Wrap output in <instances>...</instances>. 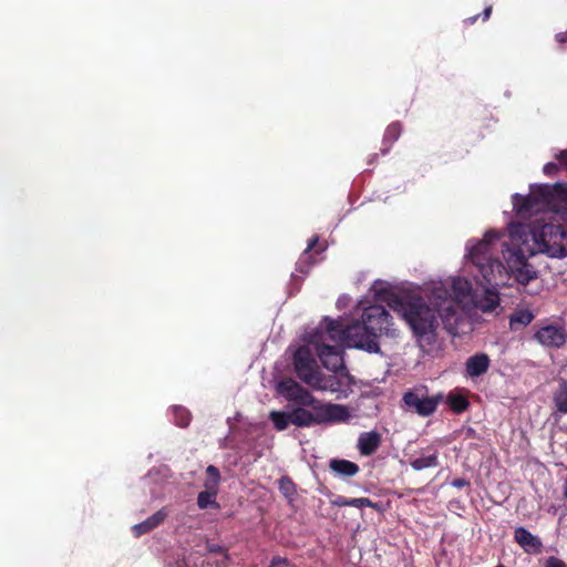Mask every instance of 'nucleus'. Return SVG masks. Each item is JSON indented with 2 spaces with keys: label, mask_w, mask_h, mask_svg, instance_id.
<instances>
[{
  "label": "nucleus",
  "mask_w": 567,
  "mask_h": 567,
  "mask_svg": "<svg viewBox=\"0 0 567 567\" xmlns=\"http://www.w3.org/2000/svg\"><path fill=\"white\" fill-rule=\"evenodd\" d=\"M451 485L456 488H463L465 486H468L470 482L465 478H455L452 481Z\"/></svg>",
  "instance_id": "nucleus-39"
},
{
  "label": "nucleus",
  "mask_w": 567,
  "mask_h": 567,
  "mask_svg": "<svg viewBox=\"0 0 567 567\" xmlns=\"http://www.w3.org/2000/svg\"><path fill=\"white\" fill-rule=\"evenodd\" d=\"M313 412L298 406L290 412L291 424L299 427H308L316 424L340 423L350 417L347 406L333 403L318 404L311 406Z\"/></svg>",
  "instance_id": "nucleus-5"
},
{
  "label": "nucleus",
  "mask_w": 567,
  "mask_h": 567,
  "mask_svg": "<svg viewBox=\"0 0 567 567\" xmlns=\"http://www.w3.org/2000/svg\"><path fill=\"white\" fill-rule=\"evenodd\" d=\"M498 239V235L494 230L485 234L484 239L473 246L468 251V257L473 265L477 268L482 279L478 280L481 285L486 286L485 292L486 303L482 306L483 311H493L498 306V295L493 289L505 286L507 282L508 270L525 266L527 258L523 249L518 246L506 247L503 250V256L506 260V266L492 255V241Z\"/></svg>",
  "instance_id": "nucleus-2"
},
{
  "label": "nucleus",
  "mask_w": 567,
  "mask_h": 567,
  "mask_svg": "<svg viewBox=\"0 0 567 567\" xmlns=\"http://www.w3.org/2000/svg\"><path fill=\"white\" fill-rule=\"evenodd\" d=\"M443 399L444 395L442 393L430 396L427 394V388L420 386L405 392L402 401L409 409L413 410L420 416L426 417L436 411Z\"/></svg>",
  "instance_id": "nucleus-7"
},
{
  "label": "nucleus",
  "mask_w": 567,
  "mask_h": 567,
  "mask_svg": "<svg viewBox=\"0 0 567 567\" xmlns=\"http://www.w3.org/2000/svg\"><path fill=\"white\" fill-rule=\"evenodd\" d=\"M452 290L458 300L471 297L472 285L467 279L456 278L452 282Z\"/></svg>",
  "instance_id": "nucleus-27"
},
{
  "label": "nucleus",
  "mask_w": 567,
  "mask_h": 567,
  "mask_svg": "<svg viewBox=\"0 0 567 567\" xmlns=\"http://www.w3.org/2000/svg\"><path fill=\"white\" fill-rule=\"evenodd\" d=\"M278 488L280 493L289 502H293L297 495V487L289 476H282L278 480Z\"/></svg>",
  "instance_id": "nucleus-26"
},
{
  "label": "nucleus",
  "mask_w": 567,
  "mask_h": 567,
  "mask_svg": "<svg viewBox=\"0 0 567 567\" xmlns=\"http://www.w3.org/2000/svg\"><path fill=\"white\" fill-rule=\"evenodd\" d=\"M350 506L362 508V507H371L374 509H380V506L378 503L372 502L368 497H359V498H350Z\"/></svg>",
  "instance_id": "nucleus-33"
},
{
  "label": "nucleus",
  "mask_w": 567,
  "mask_h": 567,
  "mask_svg": "<svg viewBox=\"0 0 567 567\" xmlns=\"http://www.w3.org/2000/svg\"><path fill=\"white\" fill-rule=\"evenodd\" d=\"M269 419L277 431H284L291 424L290 412L272 411L269 414Z\"/></svg>",
  "instance_id": "nucleus-28"
},
{
  "label": "nucleus",
  "mask_w": 567,
  "mask_h": 567,
  "mask_svg": "<svg viewBox=\"0 0 567 567\" xmlns=\"http://www.w3.org/2000/svg\"><path fill=\"white\" fill-rule=\"evenodd\" d=\"M172 414L174 422L179 427H186L190 423V413L189 411L184 406H174L172 409Z\"/></svg>",
  "instance_id": "nucleus-29"
},
{
  "label": "nucleus",
  "mask_w": 567,
  "mask_h": 567,
  "mask_svg": "<svg viewBox=\"0 0 567 567\" xmlns=\"http://www.w3.org/2000/svg\"><path fill=\"white\" fill-rule=\"evenodd\" d=\"M382 443V436L377 431L362 432L358 437L357 447L361 455L370 456L374 454Z\"/></svg>",
  "instance_id": "nucleus-14"
},
{
  "label": "nucleus",
  "mask_w": 567,
  "mask_h": 567,
  "mask_svg": "<svg viewBox=\"0 0 567 567\" xmlns=\"http://www.w3.org/2000/svg\"><path fill=\"white\" fill-rule=\"evenodd\" d=\"M326 322V331L329 333L330 338L332 340L341 339L342 340V331L346 327L342 326V323L338 320H333L330 318H324Z\"/></svg>",
  "instance_id": "nucleus-32"
},
{
  "label": "nucleus",
  "mask_w": 567,
  "mask_h": 567,
  "mask_svg": "<svg viewBox=\"0 0 567 567\" xmlns=\"http://www.w3.org/2000/svg\"><path fill=\"white\" fill-rule=\"evenodd\" d=\"M553 401L558 412L567 414V384H564L555 392Z\"/></svg>",
  "instance_id": "nucleus-31"
},
{
  "label": "nucleus",
  "mask_w": 567,
  "mask_h": 567,
  "mask_svg": "<svg viewBox=\"0 0 567 567\" xmlns=\"http://www.w3.org/2000/svg\"><path fill=\"white\" fill-rule=\"evenodd\" d=\"M372 331L368 328L363 320L353 321L348 324L342 331V340L346 341L348 347L365 350L370 353L380 351L377 337L371 334Z\"/></svg>",
  "instance_id": "nucleus-6"
},
{
  "label": "nucleus",
  "mask_w": 567,
  "mask_h": 567,
  "mask_svg": "<svg viewBox=\"0 0 567 567\" xmlns=\"http://www.w3.org/2000/svg\"><path fill=\"white\" fill-rule=\"evenodd\" d=\"M209 550L214 551V553H221V551H224L223 547H220V546L210 547Z\"/></svg>",
  "instance_id": "nucleus-41"
},
{
  "label": "nucleus",
  "mask_w": 567,
  "mask_h": 567,
  "mask_svg": "<svg viewBox=\"0 0 567 567\" xmlns=\"http://www.w3.org/2000/svg\"><path fill=\"white\" fill-rule=\"evenodd\" d=\"M331 504L338 507L350 506V498H347L344 496H337V498L331 501Z\"/></svg>",
  "instance_id": "nucleus-38"
},
{
  "label": "nucleus",
  "mask_w": 567,
  "mask_h": 567,
  "mask_svg": "<svg viewBox=\"0 0 567 567\" xmlns=\"http://www.w3.org/2000/svg\"><path fill=\"white\" fill-rule=\"evenodd\" d=\"M496 567H505L503 564H498Z\"/></svg>",
  "instance_id": "nucleus-42"
},
{
  "label": "nucleus",
  "mask_w": 567,
  "mask_h": 567,
  "mask_svg": "<svg viewBox=\"0 0 567 567\" xmlns=\"http://www.w3.org/2000/svg\"><path fill=\"white\" fill-rule=\"evenodd\" d=\"M557 159L560 162V164L567 167V150L561 151L557 155Z\"/></svg>",
  "instance_id": "nucleus-40"
},
{
  "label": "nucleus",
  "mask_w": 567,
  "mask_h": 567,
  "mask_svg": "<svg viewBox=\"0 0 567 567\" xmlns=\"http://www.w3.org/2000/svg\"><path fill=\"white\" fill-rule=\"evenodd\" d=\"M344 382L342 379L337 378L334 375L324 377L321 373V379L319 380V385H313L315 390H330L331 392L341 391L342 386H344Z\"/></svg>",
  "instance_id": "nucleus-24"
},
{
  "label": "nucleus",
  "mask_w": 567,
  "mask_h": 567,
  "mask_svg": "<svg viewBox=\"0 0 567 567\" xmlns=\"http://www.w3.org/2000/svg\"><path fill=\"white\" fill-rule=\"evenodd\" d=\"M318 241V236H313L309 239L306 250L301 254L299 260L297 261V270L299 272L308 274L310 266L317 262V260L313 259V254L311 251L315 249Z\"/></svg>",
  "instance_id": "nucleus-19"
},
{
  "label": "nucleus",
  "mask_w": 567,
  "mask_h": 567,
  "mask_svg": "<svg viewBox=\"0 0 567 567\" xmlns=\"http://www.w3.org/2000/svg\"><path fill=\"white\" fill-rule=\"evenodd\" d=\"M515 199L518 213H529L536 206H542L557 212L559 216L561 210H567V184L537 185L532 188L530 195H516Z\"/></svg>",
  "instance_id": "nucleus-3"
},
{
  "label": "nucleus",
  "mask_w": 567,
  "mask_h": 567,
  "mask_svg": "<svg viewBox=\"0 0 567 567\" xmlns=\"http://www.w3.org/2000/svg\"><path fill=\"white\" fill-rule=\"evenodd\" d=\"M279 392L291 402L301 406H315L321 404L306 388L292 379H285L279 382Z\"/></svg>",
  "instance_id": "nucleus-10"
},
{
  "label": "nucleus",
  "mask_w": 567,
  "mask_h": 567,
  "mask_svg": "<svg viewBox=\"0 0 567 567\" xmlns=\"http://www.w3.org/2000/svg\"><path fill=\"white\" fill-rule=\"evenodd\" d=\"M558 218V224L535 225L532 235L542 252L550 257L563 258L567 256V210H561Z\"/></svg>",
  "instance_id": "nucleus-4"
},
{
  "label": "nucleus",
  "mask_w": 567,
  "mask_h": 567,
  "mask_svg": "<svg viewBox=\"0 0 567 567\" xmlns=\"http://www.w3.org/2000/svg\"><path fill=\"white\" fill-rule=\"evenodd\" d=\"M166 516H167V514L163 509H161V511L156 512L155 514H153L152 516H150L144 522L134 525L133 532H134L135 536L138 537L143 534L151 532L152 529H154L155 527L161 525L165 520Z\"/></svg>",
  "instance_id": "nucleus-18"
},
{
  "label": "nucleus",
  "mask_w": 567,
  "mask_h": 567,
  "mask_svg": "<svg viewBox=\"0 0 567 567\" xmlns=\"http://www.w3.org/2000/svg\"><path fill=\"white\" fill-rule=\"evenodd\" d=\"M316 350L326 369L332 372H341V377L351 379L344 365L342 353L337 347L322 343L317 344Z\"/></svg>",
  "instance_id": "nucleus-11"
},
{
  "label": "nucleus",
  "mask_w": 567,
  "mask_h": 567,
  "mask_svg": "<svg viewBox=\"0 0 567 567\" xmlns=\"http://www.w3.org/2000/svg\"><path fill=\"white\" fill-rule=\"evenodd\" d=\"M446 403L449 404L450 409L456 413L461 414L465 412L470 406L468 399L460 393L450 392L446 396Z\"/></svg>",
  "instance_id": "nucleus-22"
},
{
  "label": "nucleus",
  "mask_w": 567,
  "mask_h": 567,
  "mask_svg": "<svg viewBox=\"0 0 567 567\" xmlns=\"http://www.w3.org/2000/svg\"><path fill=\"white\" fill-rule=\"evenodd\" d=\"M403 131L402 124L399 121L389 124L384 131L381 153L388 154L392 148L393 144L399 140Z\"/></svg>",
  "instance_id": "nucleus-17"
},
{
  "label": "nucleus",
  "mask_w": 567,
  "mask_h": 567,
  "mask_svg": "<svg viewBox=\"0 0 567 567\" xmlns=\"http://www.w3.org/2000/svg\"><path fill=\"white\" fill-rule=\"evenodd\" d=\"M534 318V313L528 309L516 310L509 317V328L513 331L523 329L527 327Z\"/></svg>",
  "instance_id": "nucleus-20"
},
{
  "label": "nucleus",
  "mask_w": 567,
  "mask_h": 567,
  "mask_svg": "<svg viewBox=\"0 0 567 567\" xmlns=\"http://www.w3.org/2000/svg\"><path fill=\"white\" fill-rule=\"evenodd\" d=\"M297 377L309 386L319 385L321 372L318 368L311 350L308 347H299L292 359Z\"/></svg>",
  "instance_id": "nucleus-8"
},
{
  "label": "nucleus",
  "mask_w": 567,
  "mask_h": 567,
  "mask_svg": "<svg viewBox=\"0 0 567 567\" xmlns=\"http://www.w3.org/2000/svg\"><path fill=\"white\" fill-rule=\"evenodd\" d=\"M545 567H567V565L561 559L550 556L547 558Z\"/></svg>",
  "instance_id": "nucleus-35"
},
{
  "label": "nucleus",
  "mask_w": 567,
  "mask_h": 567,
  "mask_svg": "<svg viewBox=\"0 0 567 567\" xmlns=\"http://www.w3.org/2000/svg\"><path fill=\"white\" fill-rule=\"evenodd\" d=\"M288 564V559L280 556H274L270 560V567H286Z\"/></svg>",
  "instance_id": "nucleus-36"
},
{
  "label": "nucleus",
  "mask_w": 567,
  "mask_h": 567,
  "mask_svg": "<svg viewBox=\"0 0 567 567\" xmlns=\"http://www.w3.org/2000/svg\"><path fill=\"white\" fill-rule=\"evenodd\" d=\"M508 276L514 277L519 285L526 286L536 278V271L532 269L529 264H526L525 266L508 270Z\"/></svg>",
  "instance_id": "nucleus-21"
},
{
  "label": "nucleus",
  "mask_w": 567,
  "mask_h": 567,
  "mask_svg": "<svg viewBox=\"0 0 567 567\" xmlns=\"http://www.w3.org/2000/svg\"><path fill=\"white\" fill-rule=\"evenodd\" d=\"M218 491L214 488H205L197 496V505L200 509L208 507L219 508V504L216 501Z\"/></svg>",
  "instance_id": "nucleus-23"
},
{
  "label": "nucleus",
  "mask_w": 567,
  "mask_h": 567,
  "mask_svg": "<svg viewBox=\"0 0 567 567\" xmlns=\"http://www.w3.org/2000/svg\"><path fill=\"white\" fill-rule=\"evenodd\" d=\"M220 483L219 470L214 465H208L206 468V480L204 482L205 488H214L218 491Z\"/></svg>",
  "instance_id": "nucleus-30"
},
{
  "label": "nucleus",
  "mask_w": 567,
  "mask_h": 567,
  "mask_svg": "<svg viewBox=\"0 0 567 567\" xmlns=\"http://www.w3.org/2000/svg\"><path fill=\"white\" fill-rule=\"evenodd\" d=\"M558 171L559 167L555 163H547L543 168L544 174L547 176H554Z\"/></svg>",
  "instance_id": "nucleus-37"
},
{
  "label": "nucleus",
  "mask_w": 567,
  "mask_h": 567,
  "mask_svg": "<svg viewBox=\"0 0 567 567\" xmlns=\"http://www.w3.org/2000/svg\"><path fill=\"white\" fill-rule=\"evenodd\" d=\"M410 465L414 471H422L429 467L439 466V458L436 453H432L430 455L420 456L413 460H410Z\"/></svg>",
  "instance_id": "nucleus-25"
},
{
  "label": "nucleus",
  "mask_w": 567,
  "mask_h": 567,
  "mask_svg": "<svg viewBox=\"0 0 567 567\" xmlns=\"http://www.w3.org/2000/svg\"><path fill=\"white\" fill-rule=\"evenodd\" d=\"M434 297L442 301L430 306L420 295H403L394 297L389 302V306L399 312L409 324L423 349L432 348L436 343L437 317L442 319L444 328L449 332H453L458 322L457 306L453 299L447 297V291L437 290L434 292Z\"/></svg>",
  "instance_id": "nucleus-1"
},
{
  "label": "nucleus",
  "mask_w": 567,
  "mask_h": 567,
  "mask_svg": "<svg viewBox=\"0 0 567 567\" xmlns=\"http://www.w3.org/2000/svg\"><path fill=\"white\" fill-rule=\"evenodd\" d=\"M514 539L527 554H539L543 549L542 540L525 527L515 528Z\"/></svg>",
  "instance_id": "nucleus-13"
},
{
  "label": "nucleus",
  "mask_w": 567,
  "mask_h": 567,
  "mask_svg": "<svg viewBox=\"0 0 567 567\" xmlns=\"http://www.w3.org/2000/svg\"><path fill=\"white\" fill-rule=\"evenodd\" d=\"M329 468L342 478L353 477L360 471L357 463L343 458H331L329 461Z\"/></svg>",
  "instance_id": "nucleus-16"
},
{
  "label": "nucleus",
  "mask_w": 567,
  "mask_h": 567,
  "mask_svg": "<svg viewBox=\"0 0 567 567\" xmlns=\"http://www.w3.org/2000/svg\"><path fill=\"white\" fill-rule=\"evenodd\" d=\"M361 319L377 339L382 334L392 336V317L383 306L372 305L364 308Z\"/></svg>",
  "instance_id": "nucleus-9"
},
{
  "label": "nucleus",
  "mask_w": 567,
  "mask_h": 567,
  "mask_svg": "<svg viewBox=\"0 0 567 567\" xmlns=\"http://www.w3.org/2000/svg\"><path fill=\"white\" fill-rule=\"evenodd\" d=\"M492 11H493V7L492 6H487L484 9V11L482 12V14H475V16L468 17L463 22L466 25H472V24H474L477 21L480 16H482L483 21H487L489 19L491 14H492Z\"/></svg>",
  "instance_id": "nucleus-34"
},
{
  "label": "nucleus",
  "mask_w": 567,
  "mask_h": 567,
  "mask_svg": "<svg viewBox=\"0 0 567 567\" xmlns=\"http://www.w3.org/2000/svg\"><path fill=\"white\" fill-rule=\"evenodd\" d=\"M534 339L546 348H563L567 342V331L563 326L547 324L534 333Z\"/></svg>",
  "instance_id": "nucleus-12"
},
{
  "label": "nucleus",
  "mask_w": 567,
  "mask_h": 567,
  "mask_svg": "<svg viewBox=\"0 0 567 567\" xmlns=\"http://www.w3.org/2000/svg\"><path fill=\"white\" fill-rule=\"evenodd\" d=\"M491 360L486 353L471 355L465 362V372L468 378H477L487 372Z\"/></svg>",
  "instance_id": "nucleus-15"
}]
</instances>
